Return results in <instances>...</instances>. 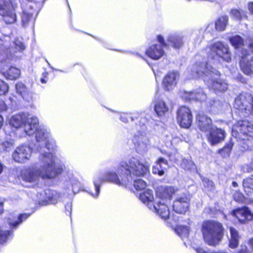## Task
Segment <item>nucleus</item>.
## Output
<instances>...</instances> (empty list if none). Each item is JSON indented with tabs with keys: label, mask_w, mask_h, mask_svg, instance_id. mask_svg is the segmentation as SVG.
Wrapping results in <instances>:
<instances>
[{
	"label": "nucleus",
	"mask_w": 253,
	"mask_h": 253,
	"mask_svg": "<svg viewBox=\"0 0 253 253\" xmlns=\"http://www.w3.org/2000/svg\"><path fill=\"white\" fill-rule=\"evenodd\" d=\"M20 75V71L17 68L11 67L5 72L4 76L9 80H15L19 77Z\"/></svg>",
	"instance_id": "obj_33"
},
{
	"label": "nucleus",
	"mask_w": 253,
	"mask_h": 253,
	"mask_svg": "<svg viewBox=\"0 0 253 253\" xmlns=\"http://www.w3.org/2000/svg\"><path fill=\"white\" fill-rule=\"evenodd\" d=\"M9 123L16 128L23 127L27 135H31L35 133L39 120L36 117L26 113H20L12 116L9 119Z\"/></svg>",
	"instance_id": "obj_5"
},
{
	"label": "nucleus",
	"mask_w": 253,
	"mask_h": 253,
	"mask_svg": "<svg viewBox=\"0 0 253 253\" xmlns=\"http://www.w3.org/2000/svg\"><path fill=\"white\" fill-rule=\"evenodd\" d=\"M173 204V209L178 213H185L188 210L190 199L188 195L185 193L178 194Z\"/></svg>",
	"instance_id": "obj_16"
},
{
	"label": "nucleus",
	"mask_w": 253,
	"mask_h": 253,
	"mask_svg": "<svg viewBox=\"0 0 253 253\" xmlns=\"http://www.w3.org/2000/svg\"><path fill=\"white\" fill-rule=\"evenodd\" d=\"M9 39L10 38L8 36H5L4 40H2L0 38V48H1V46H4V48H6V42L8 41Z\"/></svg>",
	"instance_id": "obj_55"
},
{
	"label": "nucleus",
	"mask_w": 253,
	"mask_h": 253,
	"mask_svg": "<svg viewBox=\"0 0 253 253\" xmlns=\"http://www.w3.org/2000/svg\"><path fill=\"white\" fill-rule=\"evenodd\" d=\"M196 120L198 128L206 134L214 126L211 119L203 113H199Z\"/></svg>",
	"instance_id": "obj_22"
},
{
	"label": "nucleus",
	"mask_w": 253,
	"mask_h": 253,
	"mask_svg": "<svg viewBox=\"0 0 253 253\" xmlns=\"http://www.w3.org/2000/svg\"><path fill=\"white\" fill-rule=\"evenodd\" d=\"M249 47L253 51V39L249 40Z\"/></svg>",
	"instance_id": "obj_58"
},
{
	"label": "nucleus",
	"mask_w": 253,
	"mask_h": 253,
	"mask_svg": "<svg viewBox=\"0 0 253 253\" xmlns=\"http://www.w3.org/2000/svg\"><path fill=\"white\" fill-rule=\"evenodd\" d=\"M26 45L21 39H15L11 43L10 47L6 48V54L11 60H18L23 56Z\"/></svg>",
	"instance_id": "obj_9"
},
{
	"label": "nucleus",
	"mask_w": 253,
	"mask_h": 253,
	"mask_svg": "<svg viewBox=\"0 0 253 253\" xmlns=\"http://www.w3.org/2000/svg\"><path fill=\"white\" fill-rule=\"evenodd\" d=\"M65 211L67 214L70 215L72 211V204L69 203L65 206Z\"/></svg>",
	"instance_id": "obj_54"
},
{
	"label": "nucleus",
	"mask_w": 253,
	"mask_h": 253,
	"mask_svg": "<svg viewBox=\"0 0 253 253\" xmlns=\"http://www.w3.org/2000/svg\"><path fill=\"white\" fill-rule=\"evenodd\" d=\"M240 56L241 57L240 61L241 70L247 75L253 74V56L249 57L248 52L244 49Z\"/></svg>",
	"instance_id": "obj_19"
},
{
	"label": "nucleus",
	"mask_w": 253,
	"mask_h": 253,
	"mask_svg": "<svg viewBox=\"0 0 253 253\" xmlns=\"http://www.w3.org/2000/svg\"><path fill=\"white\" fill-rule=\"evenodd\" d=\"M230 13L232 17L237 20H241L247 17L246 12L243 10L232 9Z\"/></svg>",
	"instance_id": "obj_41"
},
{
	"label": "nucleus",
	"mask_w": 253,
	"mask_h": 253,
	"mask_svg": "<svg viewBox=\"0 0 253 253\" xmlns=\"http://www.w3.org/2000/svg\"><path fill=\"white\" fill-rule=\"evenodd\" d=\"M21 8L22 11L21 19L22 26L26 27L31 24H33L35 21V17L34 16V10L30 3H28L26 5L21 4Z\"/></svg>",
	"instance_id": "obj_17"
},
{
	"label": "nucleus",
	"mask_w": 253,
	"mask_h": 253,
	"mask_svg": "<svg viewBox=\"0 0 253 253\" xmlns=\"http://www.w3.org/2000/svg\"><path fill=\"white\" fill-rule=\"evenodd\" d=\"M234 199L236 201L239 203H242L244 201V197L242 193L236 192L234 195Z\"/></svg>",
	"instance_id": "obj_50"
},
{
	"label": "nucleus",
	"mask_w": 253,
	"mask_h": 253,
	"mask_svg": "<svg viewBox=\"0 0 253 253\" xmlns=\"http://www.w3.org/2000/svg\"><path fill=\"white\" fill-rule=\"evenodd\" d=\"M3 123V119L1 115H0V128L2 126Z\"/></svg>",
	"instance_id": "obj_61"
},
{
	"label": "nucleus",
	"mask_w": 253,
	"mask_h": 253,
	"mask_svg": "<svg viewBox=\"0 0 253 253\" xmlns=\"http://www.w3.org/2000/svg\"><path fill=\"white\" fill-rule=\"evenodd\" d=\"M30 216V214L27 213H21L17 216L10 214L6 218L5 222L12 229H16L20 224L26 220Z\"/></svg>",
	"instance_id": "obj_26"
},
{
	"label": "nucleus",
	"mask_w": 253,
	"mask_h": 253,
	"mask_svg": "<svg viewBox=\"0 0 253 253\" xmlns=\"http://www.w3.org/2000/svg\"><path fill=\"white\" fill-rule=\"evenodd\" d=\"M243 185L245 192L249 195L253 193V176L249 177L243 180Z\"/></svg>",
	"instance_id": "obj_38"
},
{
	"label": "nucleus",
	"mask_w": 253,
	"mask_h": 253,
	"mask_svg": "<svg viewBox=\"0 0 253 253\" xmlns=\"http://www.w3.org/2000/svg\"><path fill=\"white\" fill-rule=\"evenodd\" d=\"M179 191L177 188L171 186H166L162 187L161 191L157 194L159 196V199L157 200H160L162 202H167L170 200L173 194H179Z\"/></svg>",
	"instance_id": "obj_28"
},
{
	"label": "nucleus",
	"mask_w": 253,
	"mask_h": 253,
	"mask_svg": "<svg viewBox=\"0 0 253 253\" xmlns=\"http://www.w3.org/2000/svg\"><path fill=\"white\" fill-rule=\"evenodd\" d=\"M168 157H169V160L172 162H175V163H177L178 161V158L179 157V155L178 153H175L174 154H167Z\"/></svg>",
	"instance_id": "obj_51"
},
{
	"label": "nucleus",
	"mask_w": 253,
	"mask_h": 253,
	"mask_svg": "<svg viewBox=\"0 0 253 253\" xmlns=\"http://www.w3.org/2000/svg\"><path fill=\"white\" fill-rule=\"evenodd\" d=\"M202 39H203V35H202V34H201L199 36L198 39L197 40L196 42L197 43H200V42H201Z\"/></svg>",
	"instance_id": "obj_60"
},
{
	"label": "nucleus",
	"mask_w": 253,
	"mask_h": 253,
	"mask_svg": "<svg viewBox=\"0 0 253 253\" xmlns=\"http://www.w3.org/2000/svg\"><path fill=\"white\" fill-rule=\"evenodd\" d=\"M4 202V199L2 198H0V206L3 207V204Z\"/></svg>",
	"instance_id": "obj_62"
},
{
	"label": "nucleus",
	"mask_w": 253,
	"mask_h": 253,
	"mask_svg": "<svg viewBox=\"0 0 253 253\" xmlns=\"http://www.w3.org/2000/svg\"><path fill=\"white\" fill-rule=\"evenodd\" d=\"M180 166L182 168L185 170H192L195 169V164L190 159H182Z\"/></svg>",
	"instance_id": "obj_42"
},
{
	"label": "nucleus",
	"mask_w": 253,
	"mask_h": 253,
	"mask_svg": "<svg viewBox=\"0 0 253 253\" xmlns=\"http://www.w3.org/2000/svg\"><path fill=\"white\" fill-rule=\"evenodd\" d=\"M179 77V74L177 72L168 73L163 81L162 85L164 89L166 91L173 90L176 86Z\"/></svg>",
	"instance_id": "obj_23"
},
{
	"label": "nucleus",
	"mask_w": 253,
	"mask_h": 253,
	"mask_svg": "<svg viewBox=\"0 0 253 253\" xmlns=\"http://www.w3.org/2000/svg\"><path fill=\"white\" fill-rule=\"evenodd\" d=\"M177 119L182 127L189 128L192 123V115L190 110L185 106L180 107L177 111Z\"/></svg>",
	"instance_id": "obj_14"
},
{
	"label": "nucleus",
	"mask_w": 253,
	"mask_h": 253,
	"mask_svg": "<svg viewBox=\"0 0 253 253\" xmlns=\"http://www.w3.org/2000/svg\"><path fill=\"white\" fill-rule=\"evenodd\" d=\"M206 135L208 142L214 146L224 140L226 133L224 130L214 126Z\"/></svg>",
	"instance_id": "obj_15"
},
{
	"label": "nucleus",
	"mask_w": 253,
	"mask_h": 253,
	"mask_svg": "<svg viewBox=\"0 0 253 253\" xmlns=\"http://www.w3.org/2000/svg\"><path fill=\"white\" fill-rule=\"evenodd\" d=\"M8 91V85L4 82L0 80V95L5 94Z\"/></svg>",
	"instance_id": "obj_48"
},
{
	"label": "nucleus",
	"mask_w": 253,
	"mask_h": 253,
	"mask_svg": "<svg viewBox=\"0 0 253 253\" xmlns=\"http://www.w3.org/2000/svg\"><path fill=\"white\" fill-rule=\"evenodd\" d=\"M166 168L164 167L160 168L159 165L154 166L152 168V172L154 174H158L159 176H163Z\"/></svg>",
	"instance_id": "obj_46"
},
{
	"label": "nucleus",
	"mask_w": 253,
	"mask_h": 253,
	"mask_svg": "<svg viewBox=\"0 0 253 253\" xmlns=\"http://www.w3.org/2000/svg\"><path fill=\"white\" fill-rule=\"evenodd\" d=\"M202 181L204 187L206 188L208 190L212 191L213 190V183L212 181L207 178H203Z\"/></svg>",
	"instance_id": "obj_47"
},
{
	"label": "nucleus",
	"mask_w": 253,
	"mask_h": 253,
	"mask_svg": "<svg viewBox=\"0 0 253 253\" xmlns=\"http://www.w3.org/2000/svg\"><path fill=\"white\" fill-rule=\"evenodd\" d=\"M144 175H142L141 176H144ZM133 176H135V175H132V178H133L132 182L133 181V185H134V188L136 189V190H141L144 189L145 188V187H146V182L141 179H138L136 180H134ZM135 176H136L135 175Z\"/></svg>",
	"instance_id": "obj_43"
},
{
	"label": "nucleus",
	"mask_w": 253,
	"mask_h": 253,
	"mask_svg": "<svg viewBox=\"0 0 253 253\" xmlns=\"http://www.w3.org/2000/svg\"><path fill=\"white\" fill-rule=\"evenodd\" d=\"M230 233V239L229 240V246L232 249L236 248L239 245L240 237L237 231L233 227L229 228Z\"/></svg>",
	"instance_id": "obj_32"
},
{
	"label": "nucleus",
	"mask_w": 253,
	"mask_h": 253,
	"mask_svg": "<svg viewBox=\"0 0 253 253\" xmlns=\"http://www.w3.org/2000/svg\"><path fill=\"white\" fill-rule=\"evenodd\" d=\"M229 41L235 48H240L242 46H244L243 40L240 36L236 35L230 37Z\"/></svg>",
	"instance_id": "obj_39"
},
{
	"label": "nucleus",
	"mask_w": 253,
	"mask_h": 253,
	"mask_svg": "<svg viewBox=\"0 0 253 253\" xmlns=\"http://www.w3.org/2000/svg\"><path fill=\"white\" fill-rule=\"evenodd\" d=\"M13 234L11 230L2 231L0 227V241L1 242H6L10 239Z\"/></svg>",
	"instance_id": "obj_45"
},
{
	"label": "nucleus",
	"mask_w": 253,
	"mask_h": 253,
	"mask_svg": "<svg viewBox=\"0 0 253 253\" xmlns=\"http://www.w3.org/2000/svg\"><path fill=\"white\" fill-rule=\"evenodd\" d=\"M154 111L159 117H162L169 111V107L166 102L160 98L157 93L156 94L153 100Z\"/></svg>",
	"instance_id": "obj_27"
},
{
	"label": "nucleus",
	"mask_w": 253,
	"mask_h": 253,
	"mask_svg": "<svg viewBox=\"0 0 253 253\" xmlns=\"http://www.w3.org/2000/svg\"><path fill=\"white\" fill-rule=\"evenodd\" d=\"M237 253H250L246 246H241V249Z\"/></svg>",
	"instance_id": "obj_56"
},
{
	"label": "nucleus",
	"mask_w": 253,
	"mask_h": 253,
	"mask_svg": "<svg viewBox=\"0 0 253 253\" xmlns=\"http://www.w3.org/2000/svg\"><path fill=\"white\" fill-rule=\"evenodd\" d=\"M242 169L245 172H250L253 170V162L251 164L242 166Z\"/></svg>",
	"instance_id": "obj_49"
},
{
	"label": "nucleus",
	"mask_w": 253,
	"mask_h": 253,
	"mask_svg": "<svg viewBox=\"0 0 253 253\" xmlns=\"http://www.w3.org/2000/svg\"><path fill=\"white\" fill-rule=\"evenodd\" d=\"M17 7L15 0H0V15L6 23L12 24L16 21Z\"/></svg>",
	"instance_id": "obj_7"
},
{
	"label": "nucleus",
	"mask_w": 253,
	"mask_h": 253,
	"mask_svg": "<svg viewBox=\"0 0 253 253\" xmlns=\"http://www.w3.org/2000/svg\"><path fill=\"white\" fill-rule=\"evenodd\" d=\"M132 142L136 151L139 154L146 153L150 146V141L144 132H137L132 138Z\"/></svg>",
	"instance_id": "obj_12"
},
{
	"label": "nucleus",
	"mask_w": 253,
	"mask_h": 253,
	"mask_svg": "<svg viewBox=\"0 0 253 253\" xmlns=\"http://www.w3.org/2000/svg\"><path fill=\"white\" fill-rule=\"evenodd\" d=\"M228 17L227 16H222L219 17L215 22V28L218 31H223L227 25Z\"/></svg>",
	"instance_id": "obj_36"
},
{
	"label": "nucleus",
	"mask_w": 253,
	"mask_h": 253,
	"mask_svg": "<svg viewBox=\"0 0 253 253\" xmlns=\"http://www.w3.org/2000/svg\"><path fill=\"white\" fill-rule=\"evenodd\" d=\"M39 126V125H38ZM37 150L40 153L39 164L40 168H34L25 169L22 172V177L27 182L36 183L41 177L42 179H52L61 174L63 170L62 166L56 167V160L54 145L50 143L49 130L44 126H40L35 130Z\"/></svg>",
	"instance_id": "obj_1"
},
{
	"label": "nucleus",
	"mask_w": 253,
	"mask_h": 253,
	"mask_svg": "<svg viewBox=\"0 0 253 253\" xmlns=\"http://www.w3.org/2000/svg\"><path fill=\"white\" fill-rule=\"evenodd\" d=\"M231 215L235 216L241 222H244L246 220L249 221L253 219V213L247 207L233 210L231 212Z\"/></svg>",
	"instance_id": "obj_25"
},
{
	"label": "nucleus",
	"mask_w": 253,
	"mask_h": 253,
	"mask_svg": "<svg viewBox=\"0 0 253 253\" xmlns=\"http://www.w3.org/2000/svg\"><path fill=\"white\" fill-rule=\"evenodd\" d=\"M208 62H197L188 69L190 74L189 79L202 78L210 89L216 93L225 91L228 88L227 83L220 79V73Z\"/></svg>",
	"instance_id": "obj_3"
},
{
	"label": "nucleus",
	"mask_w": 253,
	"mask_h": 253,
	"mask_svg": "<svg viewBox=\"0 0 253 253\" xmlns=\"http://www.w3.org/2000/svg\"><path fill=\"white\" fill-rule=\"evenodd\" d=\"M32 152V148L30 146L22 145L16 148L12 153V158L15 162L25 163L30 159Z\"/></svg>",
	"instance_id": "obj_13"
},
{
	"label": "nucleus",
	"mask_w": 253,
	"mask_h": 253,
	"mask_svg": "<svg viewBox=\"0 0 253 253\" xmlns=\"http://www.w3.org/2000/svg\"><path fill=\"white\" fill-rule=\"evenodd\" d=\"M183 37L179 34L169 35L167 40V46L170 45L175 49L179 48L183 44Z\"/></svg>",
	"instance_id": "obj_30"
},
{
	"label": "nucleus",
	"mask_w": 253,
	"mask_h": 253,
	"mask_svg": "<svg viewBox=\"0 0 253 253\" xmlns=\"http://www.w3.org/2000/svg\"><path fill=\"white\" fill-rule=\"evenodd\" d=\"M175 232L184 240L188 237L189 234V229L187 226L179 225L175 228Z\"/></svg>",
	"instance_id": "obj_40"
},
{
	"label": "nucleus",
	"mask_w": 253,
	"mask_h": 253,
	"mask_svg": "<svg viewBox=\"0 0 253 253\" xmlns=\"http://www.w3.org/2000/svg\"><path fill=\"white\" fill-rule=\"evenodd\" d=\"M7 106H11L13 105V102H15L14 100V98L13 97H9L8 98V100L6 101Z\"/></svg>",
	"instance_id": "obj_57"
},
{
	"label": "nucleus",
	"mask_w": 253,
	"mask_h": 253,
	"mask_svg": "<svg viewBox=\"0 0 253 253\" xmlns=\"http://www.w3.org/2000/svg\"><path fill=\"white\" fill-rule=\"evenodd\" d=\"M138 115H142V113L136 112L133 114V116H131L130 114L127 113H122L120 115V120L124 123H127L128 119L130 118L133 121L138 118Z\"/></svg>",
	"instance_id": "obj_44"
},
{
	"label": "nucleus",
	"mask_w": 253,
	"mask_h": 253,
	"mask_svg": "<svg viewBox=\"0 0 253 253\" xmlns=\"http://www.w3.org/2000/svg\"><path fill=\"white\" fill-rule=\"evenodd\" d=\"M64 188L67 193V196L70 194V192L75 194L79 191L80 183L72 173H69L64 177Z\"/></svg>",
	"instance_id": "obj_20"
},
{
	"label": "nucleus",
	"mask_w": 253,
	"mask_h": 253,
	"mask_svg": "<svg viewBox=\"0 0 253 253\" xmlns=\"http://www.w3.org/2000/svg\"><path fill=\"white\" fill-rule=\"evenodd\" d=\"M202 231L205 242L211 246L217 245L223 236V228L221 223L214 220L203 222Z\"/></svg>",
	"instance_id": "obj_4"
},
{
	"label": "nucleus",
	"mask_w": 253,
	"mask_h": 253,
	"mask_svg": "<svg viewBox=\"0 0 253 253\" xmlns=\"http://www.w3.org/2000/svg\"><path fill=\"white\" fill-rule=\"evenodd\" d=\"M248 9L250 12L253 14V2H249L248 4Z\"/></svg>",
	"instance_id": "obj_59"
},
{
	"label": "nucleus",
	"mask_w": 253,
	"mask_h": 253,
	"mask_svg": "<svg viewBox=\"0 0 253 253\" xmlns=\"http://www.w3.org/2000/svg\"><path fill=\"white\" fill-rule=\"evenodd\" d=\"M249 137H244L242 136H238L237 138L233 137V140H239L240 141V145L243 148L242 150L245 151L248 150L252 147V142L250 140Z\"/></svg>",
	"instance_id": "obj_37"
},
{
	"label": "nucleus",
	"mask_w": 253,
	"mask_h": 253,
	"mask_svg": "<svg viewBox=\"0 0 253 253\" xmlns=\"http://www.w3.org/2000/svg\"><path fill=\"white\" fill-rule=\"evenodd\" d=\"M181 97L185 101H205L207 95L201 88H197L192 91H183L181 93Z\"/></svg>",
	"instance_id": "obj_18"
},
{
	"label": "nucleus",
	"mask_w": 253,
	"mask_h": 253,
	"mask_svg": "<svg viewBox=\"0 0 253 253\" xmlns=\"http://www.w3.org/2000/svg\"><path fill=\"white\" fill-rule=\"evenodd\" d=\"M210 211L211 212V214H212V211H211V208H210L205 209L204 211L206 212H209Z\"/></svg>",
	"instance_id": "obj_63"
},
{
	"label": "nucleus",
	"mask_w": 253,
	"mask_h": 253,
	"mask_svg": "<svg viewBox=\"0 0 253 253\" xmlns=\"http://www.w3.org/2000/svg\"><path fill=\"white\" fill-rule=\"evenodd\" d=\"M234 107L242 113L244 116L252 113L253 114V97L247 92H242L235 99Z\"/></svg>",
	"instance_id": "obj_8"
},
{
	"label": "nucleus",
	"mask_w": 253,
	"mask_h": 253,
	"mask_svg": "<svg viewBox=\"0 0 253 253\" xmlns=\"http://www.w3.org/2000/svg\"><path fill=\"white\" fill-rule=\"evenodd\" d=\"M234 143V141L233 138H231L229 142L226 143L223 148L218 150V153L223 157H228L232 149Z\"/></svg>",
	"instance_id": "obj_34"
},
{
	"label": "nucleus",
	"mask_w": 253,
	"mask_h": 253,
	"mask_svg": "<svg viewBox=\"0 0 253 253\" xmlns=\"http://www.w3.org/2000/svg\"><path fill=\"white\" fill-rule=\"evenodd\" d=\"M149 209L157 213L161 218L164 220L169 218V210L165 202L156 200L154 204L149 207Z\"/></svg>",
	"instance_id": "obj_21"
},
{
	"label": "nucleus",
	"mask_w": 253,
	"mask_h": 253,
	"mask_svg": "<svg viewBox=\"0 0 253 253\" xmlns=\"http://www.w3.org/2000/svg\"><path fill=\"white\" fill-rule=\"evenodd\" d=\"M15 88L17 93L19 94L27 101L30 102L32 100L33 94L29 91L25 84L21 82H18L15 84Z\"/></svg>",
	"instance_id": "obj_29"
},
{
	"label": "nucleus",
	"mask_w": 253,
	"mask_h": 253,
	"mask_svg": "<svg viewBox=\"0 0 253 253\" xmlns=\"http://www.w3.org/2000/svg\"><path fill=\"white\" fill-rule=\"evenodd\" d=\"M163 164L168 166V162L167 160L165 159L162 157L159 158L158 160L156 161V165H159L160 168L163 167Z\"/></svg>",
	"instance_id": "obj_52"
},
{
	"label": "nucleus",
	"mask_w": 253,
	"mask_h": 253,
	"mask_svg": "<svg viewBox=\"0 0 253 253\" xmlns=\"http://www.w3.org/2000/svg\"><path fill=\"white\" fill-rule=\"evenodd\" d=\"M249 244L253 248V238L249 240Z\"/></svg>",
	"instance_id": "obj_64"
},
{
	"label": "nucleus",
	"mask_w": 253,
	"mask_h": 253,
	"mask_svg": "<svg viewBox=\"0 0 253 253\" xmlns=\"http://www.w3.org/2000/svg\"><path fill=\"white\" fill-rule=\"evenodd\" d=\"M253 133V125L246 120L238 121L232 127V135L235 138H237L238 136L251 137Z\"/></svg>",
	"instance_id": "obj_10"
},
{
	"label": "nucleus",
	"mask_w": 253,
	"mask_h": 253,
	"mask_svg": "<svg viewBox=\"0 0 253 253\" xmlns=\"http://www.w3.org/2000/svg\"><path fill=\"white\" fill-rule=\"evenodd\" d=\"M157 41L159 44H153L146 50V54L154 60H158L163 56L164 51L163 47H167V44L165 42L164 38L161 35L157 36Z\"/></svg>",
	"instance_id": "obj_11"
},
{
	"label": "nucleus",
	"mask_w": 253,
	"mask_h": 253,
	"mask_svg": "<svg viewBox=\"0 0 253 253\" xmlns=\"http://www.w3.org/2000/svg\"><path fill=\"white\" fill-rule=\"evenodd\" d=\"M139 199L142 203L145 204L149 209L151 205H153L155 203L153 191L150 189H147L143 193L140 194Z\"/></svg>",
	"instance_id": "obj_31"
},
{
	"label": "nucleus",
	"mask_w": 253,
	"mask_h": 253,
	"mask_svg": "<svg viewBox=\"0 0 253 253\" xmlns=\"http://www.w3.org/2000/svg\"><path fill=\"white\" fill-rule=\"evenodd\" d=\"M44 199L39 201L42 205H55L59 201H62V197L56 191L50 189H46L44 191Z\"/></svg>",
	"instance_id": "obj_24"
},
{
	"label": "nucleus",
	"mask_w": 253,
	"mask_h": 253,
	"mask_svg": "<svg viewBox=\"0 0 253 253\" xmlns=\"http://www.w3.org/2000/svg\"><path fill=\"white\" fill-rule=\"evenodd\" d=\"M209 60H213L214 62L220 59L229 62L231 58L227 45L221 42H217L211 44L209 47Z\"/></svg>",
	"instance_id": "obj_6"
},
{
	"label": "nucleus",
	"mask_w": 253,
	"mask_h": 253,
	"mask_svg": "<svg viewBox=\"0 0 253 253\" xmlns=\"http://www.w3.org/2000/svg\"><path fill=\"white\" fill-rule=\"evenodd\" d=\"M3 150L9 152L14 147V141L10 135H7L4 141L0 143Z\"/></svg>",
	"instance_id": "obj_35"
},
{
	"label": "nucleus",
	"mask_w": 253,
	"mask_h": 253,
	"mask_svg": "<svg viewBox=\"0 0 253 253\" xmlns=\"http://www.w3.org/2000/svg\"><path fill=\"white\" fill-rule=\"evenodd\" d=\"M150 165L142 162L138 157L132 156L121 160L116 171L109 170L103 175H96L93 180L95 193L91 195L97 198L100 193V186L105 182H110L120 186H126L132 182V175L142 176L149 171Z\"/></svg>",
	"instance_id": "obj_2"
},
{
	"label": "nucleus",
	"mask_w": 253,
	"mask_h": 253,
	"mask_svg": "<svg viewBox=\"0 0 253 253\" xmlns=\"http://www.w3.org/2000/svg\"><path fill=\"white\" fill-rule=\"evenodd\" d=\"M7 109V105L5 103V102L2 100H0V112L5 111Z\"/></svg>",
	"instance_id": "obj_53"
}]
</instances>
